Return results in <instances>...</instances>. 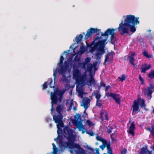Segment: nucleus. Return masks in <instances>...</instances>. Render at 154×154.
Segmentation results:
<instances>
[{
  "label": "nucleus",
  "mask_w": 154,
  "mask_h": 154,
  "mask_svg": "<svg viewBox=\"0 0 154 154\" xmlns=\"http://www.w3.org/2000/svg\"><path fill=\"white\" fill-rule=\"evenodd\" d=\"M63 133L67 135L66 137L67 141H63L58 137L54 139L55 141H59V145L62 152H63L66 148L69 149V151L72 154L75 153L76 154H87V151L82 148L78 143H75L76 137L75 134H74V131L69 127H65L63 130Z\"/></svg>",
  "instance_id": "1"
},
{
  "label": "nucleus",
  "mask_w": 154,
  "mask_h": 154,
  "mask_svg": "<svg viewBox=\"0 0 154 154\" xmlns=\"http://www.w3.org/2000/svg\"><path fill=\"white\" fill-rule=\"evenodd\" d=\"M115 29L113 28H108L104 33L101 32V36L106 37V38L102 40L100 39L101 38V36L99 37L97 36L94 38L92 42V44L90 45L91 47V51L93 52L97 50V52L95 55L97 60L100 59L101 56L105 53V51L104 49L105 45L106 44V41L108 36L110 35V39L112 42L115 35Z\"/></svg>",
  "instance_id": "2"
},
{
  "label": "nucleus",
  "mask_w": 154,
  "mask_h": 154,
  "mask_svg": "<svg viewBox=\"0 0 154 154\" xmlns=\"http://www.w3.org/2000/svg\"><path fill=\"white\" fill-rule=\"evenodd\" d=\"M139 17H135L134 15H127L124 23H123V21L122 20V22L119 24L118 28L119 31H122L120 33L121 35H123L125 33L128 34V28L130 29L131 32H135L136 31L135 26L139 23Z\"/></svg>",
  "instance_id": "3"
},
{
  "label": "nucleus",
  "mask_w": 154,
  "mask_h": 154,
  "mask_svg": "<svg viewBox=\"0 0 154 154\" xmlns=\"http://www.w3.org/2000/svg\"><path fill=\"white\" fill-rule=\"evenodd\" d=\"M64 92L59 90L55 91L51 93V114H52L54 108L53 105H57L58 102L61 103L63 98V95Z\"/></svg>",
  "instance_id": "4"
},
{
  "label": "nucleus",
  "mask_w": 154,
  "mask_h": 154,
  "mask_svg": "<svg viewBox=\"0 0 154 154\" xmlns=\"http://www.w3.org/2000/svg\"><path fill=\"white\" fill-rule=\"evenodd\" d=\"M146 111L148 110L146 108V104L145 103V101L143 99H138L137 100H134L133 103L131 106V109L132 110V115H134L133 113L137 112V113L140 111V109L139 106ZM137 114V113H135Z\"/></svg>",
  "instance_id": "5"
},
{
  "label": "nucleus",
  "mask_w": 154,
  "mask_h": 154,
  "mask_svg": "<svg viewBox=\"0 0 154 154\" xmlns=\"http://www.w3.org/2000/svg\"><path fill=\"white\" fill-rule=\"evenodd\" d=\"M72 75L78 84L82 85L86 78V75L85 74L82 75L81 70L74 68L73 69Z\"/></svg>",
  "instance_id": "6"
},
{
  "label": "nucleus",
  "mask_w": 154,
  "mask_h": 154,
  "mask_svg": "<svg viewBox=\"0 0 154 154\" xmlns=\"http://www.w3.org/2000/svg\"><path fill=\"white\" fill-rule=\"evenodd\" d=\"M101 32L100 29L91 28L88 29L85 34V38L86 40H87L93 33H97L98 35H100V33L101 34Z\"/></svg>",
  "instance_id": "7"
},
{
  "label": "nucleus",
  "mask_w": 154,
  "mask_h": 154,
  "mask_svg": "<svg viewBox=\"0 0 154 154\" xmlns=\"http://www.w3.org/2000/svg\"><path fill=\"white\" fill-rule=\"evenodd\" d=\"M154 86L152 84L149 85V87L144 90V94L145 96H148L150 99L152 98V94L154 91Z\"/></svg>",
  "instance_id": "8"
},
{
  "label": "nucleus",
  "mask_w": 154,
  "mask_h": 154,
  "mask_svg": "<svg viewBox=\"0 0 154 154\" xmlns=\"http://www.w3.org/2000/svg\"><path fill=\"white\" fill-rule=\"evenodd\" d=\"M106 96L107 97H111L118 104H119L121 102V98L119 97V95L118 94L108 92L106 94Z\"/></svg>",
  "instance_id": "9"
},
{
  "label": "nucleus",
  "mask_w": 154,
  "mask_h": 154,
  "mask_svg": "<svg viewBox=\"0 0 154 154\" xmlns=\"http://www.w3.org/2000/svg\"><path fill=\"white\" fill-rule=\"evenodd\" d=\"M108 115L109 114L106 110H103L100 113L99 119L101 121L105 120L106 122H108L109 119Z\"/></svg>",
  "instance_id": "10"
},
{
  "label": "nucleus",
  "mask_w": 154,
  "mask_h": 154,
  "mask_svg": "<svg viewBox=\"0 0 154 154\" xmlns=\"http://www.w3.org/2000/svg\"><path fill=\"white\" fill-rule=\"evenodd\" d=\"M75 119H76L77 120H75L73 123L74 125L79 127H83V125L82 123V120L81 119V116L79 113L77 114L76 116H75Z\"/></svg>",
  "instance_id": "11"
},
{
  "label": "nucleus",
  "mask_w": 154,
  "mask_h": 154,
  "mask_svg": "<svg viewBox=\"0 0 154 154\" xmlns=\"http://www.w3.org/2000/svg\"><path fill=\"white\" fill-rule=\"evenodd\" d=\"M60 69L59 70V72L62 74L64 73L69 67V64L67 61H65L64 64L60 65Z\"/></svg>",
  "instance_id": "12"
},
{
  "label": "nucleus",
  "mask_w": 154,
  "mask_h": 154,
  "mask_svg": "<svg viewBox=\"0 0 154 154\" xmlns=\"http://www.w3.org/2000/svg\"><path fill=\"white\" fill-rule=\"evenodd\" d=\"M70 65L71 66H72L73 71L74 68L77 69H79V68H81L86 69V66L87 65L84 62L82 63H81V62L78 63L77 65H75V64H72V63L70 64Z\"/></svg>",
  "instance_id": "13"
},
{
  "label": "nucleus",
  "mask_w": 154,
  "mask_h": 154,
  "mask_svg": "<svg viewBox=\"0 0 154 154\" xmlns=\"http://www.w3.org/2000/svg\"><path fill=\"white\" fill-rule=\"evenodd\" d=\"M90 100L88 99V97H86V98H84L82 100V104L81 105V106L84 107L85 110L84 112L85 113V112L86 110L87 109L88 107L89 106L88 105L90 103Z\"/></svg>",
  "instance_id": "14"
},
{
  "label": "nucleus",
  "mask_w": 154,
  "mask_h": 154,
  "mask_svg": "<svg viewBox=\"0 0 154 154\" xmlns=\"http://www.w3.org/2000/svg\"><path fill=\"white\" fill-rule=\"evenodd\" d=\"M139 154H152V151H149L148 149L147 146L141 148Z\"/></svg>",
  "instance_id": "15"
},
{
  "label": "nucleus",
  "mask_w": 154,
  "mask_h": 154,
  "mask_svg": "<svg viewBox=\"0 0 154 154\" xmlns=\"http://www.w3.org/2000/svg\"><path fill=\"white\" fill-rule=\"evenodd\" d=\"M53 116V119L55 123H58L62 120L63 116L62 114H58V115Z\"/></svg>",
  "instance_id": "16"
},
{
  "label": "nucleus",
  "mask_w": 154,
  "mask_h": 154,
  "mask_svg": "<svg viewBox=\"0 0 154 154\" xmlns=\"http://www.w3.org/2000/svg\"><path fill=\"white\" fill-rule=\"evenodd\" d=\"M135 129V125L134 122H133L131 124L129 127V133L131 134L133 136L134 135V131Z\"/></svg>",
  "instance_id": "17"
},
{
  "label": "nucleus",
  "mask_w": 154,
  "mask_h": 154,
  "mask_svg": "<svg viewBox=\"0 0 154 154\" xmlns=\"http://www.w3.org/2000/svg\"><path fill=\"white\" fill-rule=\"evenodd\" d=\"M151 67V66L150 64L147 65L146 64L145 65V67H143V66L140 68V69L142 70L141 72L142 73H145L146 71L149 69Z\"/></svg>",
  "instance_id": "18"
},
{
  "label": "nucleus",
  "mask_w": 154,
  "mask_h": 154,
  "mask_svg": "<svg viewBox=\"0 0 154 154\" xmlns=\"http://www.w3.org/2000/svg\"><path fill=\"white\" fill-rule=\"evenodd\" d=\"M147 130L150 132V135L152 136L153 138H154V126L152 125L151 127H148Z\"/></svg>",
  "instance_id": "19"
},
{
  "label": "nucleus",
  "mask_w": 154,
  "mask_h": 154,
  "mask_svg": "<svg viewBox=\"0 0 154 154\" xmlns=\"http://www.w3.org/2000/svg\"><path fill=\"white\" fill-rule=\"evenodd\" d=\"M92 95L95 96V98L97 99V100H100L101 97V95L99 93V92L98 90L94 91L93 93L92 94Z\"/></svg>",
  "instance_id": "20"
},
{
  "label": "nucleus",
  "mask_w": 154,
  "mask_h": 154,
  "mask_svg": "<svg viewBox=\"0 0 154 154\" xmlns=\"http://www.w3.org/2000/svg\"><path fill=\"white\" fill-rule=\"evenodd\" d=\"M53 145V151L51 153V154H58V149L56 147V145L54 143H52ZM47 154H49L48 153Z\"/></svg>",
  "instance_id": "21"
},
{
  "label": "nucleus",
  "mask_w": 154,
  "mask_h": 154,
  "mask_svg": "<svg viewBox=\"0 0 154 154\" xmlns=\"http://www.w3.org/2000/svg\"><path fill=\"white\" fill-rule=\"evenodd\" d=\"M63 109V106L61 104L58 105L56 108L57 112L58 114H61V112Z\"/></svg>",
  "instance_id": "22"
},
{
  "label": "nucleus",
  "mask_w": 154,
  "mask_h": 154,
  "mask_svg": "<svg viewBox=\"0 0 154 154\" xmlns=\"http://www.w3.org/2000/svg\"><path fill=\"white\" fill-rule=\"evenodd\" d=\"M83 37V35L82 34L77 35L75 37V40L77 44L82 40Z\"/></svg>",
  "instance_id": "23"
},
{
  "label": "nucleus",
  "mask_w": 154,
  "mask_h": 154,
  "mask_svg": "<svg viewBox=\"0 0 154 154\" xmlns=\"http://www.w3.org/2000/svg\"><path fill=\"white\" fill-rule=\"evenodd\" d=\"M148 77L151 79H154V70H152L148 74Z\"/></svg>",
  "instance_id": "24"
},
{
  "label": "nucleus",
  "mask_w": 154,
  "mask_h": 154,
  "mask_svg": "<svg viewBox=\"0 0 154 154\" xmlns=\"http://www.w3.org/2000/svg\"><path fill=\"white\" fill-rule=\"evenodd\" d=\"M128 58L129 59V61L130 63L134 66L136 65V64H134V63L135 60L134 58L133 57H131V56H128Z\"/></svg>",
  "instance_id": "25"
},
{
  "label": "nucleus",
  "mask_w": 154,
  "mask_h": 154,
  "mask_svg": "<svg viewBox=\"0 0 154 154\" xmlns=\"http://www.w3.org/2000/svg\"><path fill=\"white\" fill-rule=\"evenodd\" d=\"M88 82L91 85L92 84H95V79L92 75L91 76L90 78L88 81Z\"/></svg>",
  "instance_id": "26"
},
{
  "label": "nucleus",
  "mask_w": 154,
  "mask_h": 154,
  "mask_svg": "<svg viewBox=\"0 0 154 154\" xmlns=\"http://www.w3.org/2000/svg\"><path fill=\"white\" fill-rule=\"evenodd\" d=\"M112 126H111L110 124L107 127H106V132L108 134H110L112 132V130L113 129Z\"/></svg>",
  "instance_id": "27"
},
{
  "label": "nucleus",
  "mask_w": 154,
  "mask_h": 154,
  "mask_svg": "<svg viewBox=\"0 0 154 154\" xmlns=\"http://www.w3.org/2000/svg\"><path fill=\"white\" fill-rule=\"evenodd\" d=\"M57 124V128L59 129L60 128V127H62L64 126V124L63 123L62 120L61 121H60V122L56 123Z\"/></svg>",
  "instance_id": "28"
},
{
  "label": "nucleus",
  "mask_w": 154,
  "mask_h": 154,
  "mask_svg": "<svg viewBox=\"0 0 154 154\" xmlns=\"http://www.w3.org/2000/svg\"><path fill=\"white\" fill-rule=\"evenodd\" d=\"M111 54H112L111 53H109L107 54L105 56V58L103 63L104 64H105V63L108 62L109 59V56H111Z\"/></svg>",
  "instance_id": "29"
},
{
  "label": "nucleus",
  "mask_w": 154,
  "mask_h": 154,
  "mask_svg": "<svg viewBox=\"0 0 154 154\" xmlns=\"http://www.w3.org/2000/svg\"><path fill=\"white\" fill-rule=\"evenodd\" d=\"M80 60V58L78 57L77 56H76L75 57L74 59V64H75V65H77L78 64V62H79V61Z\"/></svg>",
  "instance_id": "30"
},
{
  "label": "nucleus",
  "mask_w": 154,
  "mask_h": 154,
  "mask_svg": "<svg viewBox=\"0 0 154 154\" xmlns=\"http://www.w3.org/2000/svg\"><path fill=\"white\" fill-rule=\"evenodd\" d=\"M127 78V76H126L124 74H122L121 77H119L118 79H120V81L123 82Z\"/></svg>",
  "instance_id": "31"
},
{
  "label": "nucleus",
  "mask_w": 154,
  "mask_h": 154,
  "mask_svg": "<svg viewBox=\"0 0 154 154\" xmlns=\"http://www.w3.org/2000/svg\"><path fill=\"white\" fill-rule=\"evenodd\" d=\"M102 100H96V106L100 107L102 105V103H101Z\"/></svg>",
  "instance_id": "32"
},
{
  "label": "nucleus",
  "mask_w": 154,
  "mask_h": 154,
  "mask_svg": "<svg viewBox=\"0 0 154 154\" xmlns=\"http://www.w3.org/2000/svg\"><path fill=\"white\" fill-rule=\"evenodd\" d=\"M48 81H49V85H50V87L51 88H54V85H53L51 84L52 83H53V80L51 78H49L48 80Z\"/></svg>",
  "instance_id": "33"
},
{
  "label": "nucleus",
  "mask_w": 154,
  "mask_h": 154,
  "mask_svg": "<svg viewBox=\"0 0 154 154\" xmlns=\"http://www.w3.org/2000/svg\"><path fill=\"white\" fill-rule=\"evenodd\" d=\"M85 51V47L83 45L81 46L80 48V51L81 54L84 53Z\"/></svg>",
  "instance_id": "34"
},
{
  "label": "nucleus",
  "mask_w": 154,
  "mask_h": 154,
  "mask_svg": "<svg viewBox=\"0 0 154 154\" xmlns=\"http://www.w3.org/2000/svg\"><path fill=\"white\" fill-rule=\"evenodd\" d=\"M64 59V58L61 55L60 57V62L59 63H58V64H60V65H61L63 64V61Z\"/></svg>",
  "instance_id": "35"
},
{
  "label": "nucleus",
  "mask_w": 154,
  "mask_h": 154,
  "mask_svg": "<svg viewBox=\"0 0 154 154\" xmlns=\"http://www.w3.org/2000/svg\"><path fill=\"white\" fill-rule=\"evenodd\" d=\"M63 78L62 82H65L67 83H68L69 82V80L67 79V77L65 75H63Z\"/></svg>",
  "instance_id": "36"
},
{
  "label": "nucleus",
  "mask_w": 154,
  "mask_h": 154,
  "mask_svg": "<svg viewBox=\"0 0 154 154\" xmlns=\"http://www.w3.org/2000/svg\"><path fill=\"white\" fill-rule=\"evenodd\" d=\"M143 54L144 56L146 57L147 58H149L151 57V55H149L148 53L145 50L143 52Z\"/></svg>",
  "instance_id": "37"
},
{
  "label": "nucleus",
  "mask_w": 154,
  "mask_h": 154,
  "mask_svg": "<svg viewBox=\"0 0 154 154\" xmlns=\"http://www.w3.org/2000/svg\"><path fill=\"white\" fill-rule=\"evenodd\" d=\"M90 58L87 57V58H86L85 59V61L84 62L86 65H87L90 62Z\"/></svg>",
  "instance_id": "38"
},
{
  "label": "nucleus",
  "mask_w": 154,
  "mask_h": 154,
  "mask_svg": "<svg viewBox=\"0 0 154 154\" xmlns=\"http://www.w3.org/2000/svg\"><path fill=\"white\" fill-rule=\"evenodd\" d=\"M42 86L43 90H44L47 88H48L47 82H45L44 84L42 85Z\"/></svg>",
  "instance_id": "39"
},
{
  "label": "nucleus",
  "mask_w": 154,
  "mask_h": 154,
  "mask_svg": "<svg viewBox=\"0 0 154 154\" xmlns=\"http://www.w3.org/2000/svg\"><path fill=\"white\" fill-rule=\"evenodd\" d=\"M127 152V149L124 148L121 151V154H126Z\"/></svg>",
  "instance_id": "40"
},
{
  "label": "nucleus",
  "mask_w": 154,
  "mask_h": 154,
  "mask_svg": "<svg viewBox=\"0 0 154 154\" xmlns=\"http://www.w3.org/2000/svg\"><path fill=\"white\" fill-rule=\"evenodd\" d=\"M96 139L97 140L100 141L101 142H103V141H104V139H103L101 137L98 136L96 137Z\"/></svg>",
  "instance_id": "41"
},
{
  "label": "nucleus",
  "mask_w": 154,
  "mask_h": 154,
  "mask_svg": "<svg viewBox=\"0 0 154 154\" xmlns=\"http://www.w3.org/2000/svg\"><path fill=\"white\" fill-rule=\"evenodd\" d=\"M139 79L140 81L141 82V84L143 85V84L144 79L140 75H139Z\"/></svg>",
  "instance_id": "42"
},
{
  "label": "nucleus",
  "mask_w": 154,
  "mask_h": 154,
  "mask_svg": "<svg viewBox=\"0 0 154 154\" xmlns=\"http://www.w3.org/2000/svg\"><path fill=\"white\" fill-rule=\"evenodd\" d=\"M86 122L89 126H91L93 125V123L89 120H88Z\"/></svg>",
  "instance_id": "43"
},
{
  "label": "nucleus",
  "mask_w": 154,
  "mask_h": 154,
  "mask_svg": "<svg viewBox=\"0 0 154 154\" xmlns=\"http://www.w3.org/2000/svg\"><path fill=\"white\" fill-rule=\"evenodd\" d=\"M86 133L89 134L90 136H94V133L92 131H87L86 132Z\"/></svg>",
  "instance_id": "44"
},
{
  "label": "nucleus",
  "mask_w": 154,
  "mask_h": 154,
  "mask_svg": "<svg viewBox=\"0 0 154 154\" xmlns=\"http://www.w3.org/2000/svg\"><path fill=\"white\" fill-rule=\"evenodd\" d=\"M79 94V95L81 97H82V96L83 94V92L81 90H79L78 91Z\"/></svg>",
  "instance_id": "45"
},
{
  "label": "nucleus",
  "mask_w": 154,
  "mask_h": 154,
  "mask_svg": "<svg viewBox=\"0 0 154 154\" xmlns=\"http://www.w3.org/2000/svg\"><path fill=\"white\" fill-rule=\"evenodd\" d=\"M74 105V103L73 101V100H71V101L70 102L69 106V108L70 109L72 107V106Z\"/></svg>",
  "instance_id": "46"
},
{
  "label": "nucleus",
  "mask_w": 154,
  "mask_h": 154,
  "mask_svg": "<svg viewBox=\"0 0 154 154\" xmlns=\"http://www.w3.org/2000/svg\"><path fill=\"white\" fill-rule=\"evenodd\" d=\"M87 69L90 72L92 71V66H87Z\"/></svg>",
  "instance_id": "47"
},
{
  "label": "nucleus",
  "mask_w": 154,
  "mask_h": 154,
  "mask_svg": "<svg viewBox=\"0 0 154 154\" xmlns=\"http://www.w3.org/2000/svg\"><path fill=\"white\" fill-rule=\"evenodd\" d=\"M103 144V145L104 146H106L108 144V142L107 141L105 140L104 139V141L102 142Z\"/></svg>",
  "instance_id": "48"
},
{
  "label": "nucleus",
  "mask_w": 154,
  "mask_h": 154,
  "mask_svg": "<svg viewBox=\"0 0 154 154\" xmlns=\"http://www.w3.org/2000/svg\"><path fill=\"white\" fill-rule=\"evenodd\" d=\"M100 87H105L106 85L105 83H104L103 82L101 81L100 83Z\"/></svg>",
  "instance_id": "49"
},
{
  "label": "nucleus",
  "mask_w": 154,
  "mask_h": 154,
  "mask_svg": "<svg viewBox=\"0 0 154 154\" xmlns=\"http://www.w3.org/2000/svg\"><path fill=\"white\" fill-rule=\"evenodd\" d=\"M105 147V146H104L103 145H102L100 146V147L102 149V150H103Z\"/></svg>",
  "instance_id": "50"
},
{
  "label": "nucleus",
  "mask_w": 154,
  "mask_h": 154,
  "mask_svg": "<svg viewBox=\"0 0 154 154\" xmlns=\"http://www.w3.org/2000/svg\"><path fill=\"white\" fill-rule=\"evenodd\" d=\"M107 152L108 153L110 152H112V148L110 147L109 149H107Z\"/></svg>",
  "instance_id": "51"
},
{
  "label": "nucleus",
  "mask_w": 154,
  "mask_h": 154,
  "mask_svg": "<svg viewBox=\"0 0 154 154\" xmlns=\"http://www.w3.org/2000/svg\"><path fill=\"white\" fill-rule=\"evenodd\" d=\"M106 147H107V149H109L111 147L110 143H108V144L106 146Z\"/></svg>",
  "instance_id": "52"
},
{
  "label": "nucleus",
  "mask_w": 154,
  "mask_h": 154,
  "mask_svg": "<svg viewBox=\"0 0 154 154\" xmlns=\"http://www.w3.org/2000/svg\"><path fill=\"white\" fill-rule=\"evenodd\" d=\"M110 85H109L108 86H105V91H107L110 88Z\"/></svg>",
  "instance_id": "53"
},
{
  "label": "nucleus",
  "mask_w": 154,
  "mask_h": 154,
  "mask_svg": "<svg viewBox=\"0 0 154 154\" xmlns=\"http://www.w3.org/2000/svg\"><path fill=\"white\" fill-rule=\"evenodd\" d=\"M135 53L134 52H131V55L129 56H131V57H133L135 55Z\"/></svg>",
  "instance_id": "54"
},
{
  "label": "nucleus",
  "mask_w": 154,
  "mask_h": 154,
  "mask_svg": "<svg viewBox=\"0 0 154 154\" xmlns=\"http://www.w3.org/2000/svg\"><path fill=\"white\" fill-rule=\"evenodd\" d=\"M96 153L97 154H100V153H99V149H97L96 148Z\"/></svg>",
  "instance_id": "55"
},
{
  "label": "nucleus",
  "mask_w": 154,
  "mask_h": 154,
  "mask_svg": "<svg viewBox=\"0 0 154 154\" xmlns=\"http://www.w3.org/2000/svg\"><path fill=\"white\" fill-rule=\"evenodd\" d=\"M53 76H54V79H55V78H56V72H55V71H54V74H53Z\"/></svg>",
  "instance_id": "56"
},
{
  "label": "nucleus",
  "mask_w": 154,
  "mask_h": 154,
  "mask_svg": "<svg viewBox=\"0 0 154 154\" xmlns=\"http://www.w3.org/2000/svg\"><path fill=\"white\" fill-rule=\"evenodd\" d=\"M97 65V63H93V66L94 67H95Z\"/></svg>",
  "instance_id": "57"
},
{
  "label": "nucleus",
  "mask_w": 154,
  "mask_h": 154,
  "mask_svg": "<svg viewBox=\"0 0 154 154\" xmlns=\"http://www.w3.org/2000/svg\"><path fill=\"white\" fill-rule=\"evenodd\" d=\"M49 127L51 128L52 127V124L51 123L49 125Z\"/></svg>",
  "instance_id": "58"
},
{
  "label": "nucleus",
  "mask_w": 154,
  "mask_h": 154,
  "mask_svg": "<svg viewBox=\"0 0 154 154\" xmlns=\"http://www.w3.org/2000/svg\"><path fill=\"white\" fill-rule=\"evenodd\" d=\"M152 108H153V110H152V113L154 114V108H153V106H152Z\"/></svg>",
  "instance_id": "59"
},
{
  "label": "nucleus",
  "mask_w": 154,
  "mask_h": 154,
  "mask_svg": "<svg viewBox=\"0 0 154 154\" xmlns=\"http://www.w3.org/2000/svg\"><path fill=\"white\" fill-rule=\"evenodd\" d=\"M64 52L66 53V55H67L68 53V52L67 51H65Z\"/></svg>",
  "instance_id": "60"
},
{
  "label": "nucleus",
  "mask_w": 154,
  "mask_h": 154,
  "mask_svg": "<svg viewBox=\"0 0 154 154\" xmlns=\"http://www.w3.org/2000/svg\"><path fill=\"white\" fill-rule=\"evenodd\" d=\"M101 87H100V85L98 87V89L99 90H100V88Z\"/></svg>",
  "instance_id": "61"
},
{
  "label": "nucleus",
  "mask_w": 154,
  "mask_h": 154,
  "mask_svg": "<svg viewBox=\"0 0 154 154\" xmlns=\"http://www.w3.org/2000/svg\"><path fill=\"white\" fill-rule=\"evenodd\" d=\"M73 109L75 110L76 109V108L75 107H74Z\"/></svg>",
  "instance_id": "62"
},
{
  "label": "nucleus",
  "mask_w": 154,
  "mask_h": 154,
  "mask_svg": "<svg viewBox=\"0 0 154 154\" xmlns=\"http://www.w3.org/2000/svg\"><path fill=\"white\" fill-rule=\"evenodd\" d=\"M89 149L90 150H92V149L90 147L88 149Z\"/></svg>",
  "instance_id": "63"
},
{
  "label": "nucleus",
  "mask_w": 154,
  "mask_h": 154,
  "mask_svg": "<svg viewBox=\"0 0 154 154\" xmlns=\"http://www.w3.org/2000/svg\"><path fill=\"white\" fill-rule=\"evenodd\" d=\"M109 153V154H113L112 153V152H110L109 153Z\"/></svg>",
  "instance_id": "64"
}]
</instances>
